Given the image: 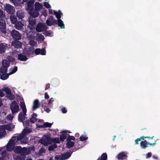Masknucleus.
Masks as SVG:
<instances>
[{"instance_id": "nucleus-1", "label": "nucleus", "mask_w": 160, "mask_h": 160, "mask_svg": "<svg viewBox=\"0 0 160 160\" xmlns=\"http://www.w3.org/2000/svg\"><path fill=\"white\" fill-rule=\"evenodd\" d=\"M24 138L22 137H13L12 138L9 140V142L7 144V150L9 151H12L15 144L25 143L27 142V139L25 138L26 140L24 142L22 141V140Z\"/></svg>"}, {"instance_id": "nucleus-2", "label": "nucleus", "mask_w": 160, "mask_h": 160, "mask_svg": "<svg viewBox=\"0 0 160 160\" xmlns=\"http://www.w3.org/2000/svg\"><path fill=\"white\" fill-rule=\"evenodd\" d=\"M9 34L13 40H21L22 37L20 33L15 29L10 31Z\"/></svg>"}, {"instance_id": "nucleus-3", "label": "nucleus", "mask_w": 160, "mask_h": 160, "mask_svg": "<svg viewBox=\"0 0 160 160\" xmlns=\"http://www.w3.org/2000/svg\"><path fill=\"white\" fill-rule=\"evenodd\" d=\"M19 40H13L11 43V47L14 51L22 48V43L19 41Z\"/></svg>"}, {"instance_id": "nucleus-4", "label": "nucleus", "mask_w": 160, "mask_h": 160, "mask_svg": "<svg viewBox=\"0 0 160 160\" xmlns=\"http://www.w3.org/2000/svg\"><path fill=\"white\" fill-rule=\"evenodd\" d=\"M0 31L4 34L7 33L5 19H0Z\"/></svg>"}, {"instance_id": "nucleus-5", "label": "nucleus", "mask_w": 160, "mask_h": 160, "mask_svg": "<svg viewBox=\"0 0 160 160\" xmlns=\"http://www.w3.org/2000/svg\"><path fill=\"white\" fill-rule=\"evenodd\" d=\"M48 28V27L45 24L39 23L37 26L36 29L38 32H41L46 31Z\"/></svg>"}, {"instance_id": "nucleus-6", "label": "nucleus", "mask_w": 160, "mask_h": 160, "mask_svg": "<svg viewBox=\"0 0 160 160\" xmlns=\"http://www.w3.org/2000/svg\"><path fill=\"white\" fill-rule=\"evenodd\" d=\"M10 108L12 114L18 112L19 110V107L17 103L15 101L11 104Z\"/></svg>"}, {"instance_id": "nucleus-7", "label": "nucleus", "mask_w": 160, "mask_h": 160, "mask_svg": "<svg viewBox=\"0 0 160 160\" xmlns=\"http://www.w3.org/2000/svg\"><path fill=\"white\" fill-rule=\"evenodd\" d=\"M70 156V152H67L62 155H57L55 158L56 160H65L69 158Z\"/></svg>"}, {"instance_id": "nucleus-8", "label": "nucleus", "mask_w": 160, "mask_h": 160, "mask_svg": "<svg viewBox=\"0 0 160 160\" xmlns=\"http://www.w3.org/2000/svg\"><path fill=\"white\" fill-rule=\"evenodd\" d=\"M41 142L44 146H47L51 144V138L46 136H44L41 140Z\"/></svg>"}, {"instance_id": "nucleus-9", "label": "nucleus", "mask_w": 160, "mask_h": 160, "mask_svg": "<svg viewBox=\"0 0 160 160\" xmlns=\"http://www.w3.org/2000/svg\"><path fill=\"white\" fill-rule=\"evenodd\" d=\"M31 132V130L29 128H25L22 132L21 134L18 137H23L24 139L22 140V141H25L26 140L25 138L27 139L28 141V139L27 138L24 137V136L27 134L30 133Z\"/></svg>"}, {"instance_id": "nucleus-10", "label": "nucleus", "mask_w": 160, "mask_h": 160, "mask_svg": "<svg viewBox=\"0 0 160 160\" xmlns=\"http://www.w3.org/2000/svg\"><path fill=\"white\" fill-rule=\"evenodd\" d=\"M5 10L10 14H13L15 12V8L14 7L9 4H7L5 7Z\"/></svg>"}, {"instance_id": "nucleus-11", "label": "nucleus", "mask_w": 160, "mask_h": 160, "mask_svg": "<svg viewBox=\"0 0 160 160\" xmlns=\"http://www.w3.org/2000/svg\"><path fill=\"white\" fill-rule=\"evenodd\" d=\"M34 52V48L32 47L30 48H28L23 51V54L27 56H29L32 54Z\"/></svg>"}, {"instance_id": "nucleus-12", "label": "nucleus", "mask_w": 160, "mask_h": 160, "mask_svg": "<svg viewBox=\"0 0 160 160\" xmlns=\"http://www.w3.org/2000/svg\"><path fill=\"white\" fill-rule=\"evenodd\" d=\"M34 150V147L32 146L31 147H29L28 148H23L22 152V153L24 155H27L29 154L31 151H33Z\"/></svg>"}, {"instance_id": "nucleus-13", "label": "nucleus", "mask_w": 160, "mask_h": 160, "mask_svg": "<svg viewBox=\"0 0 160 160\" xmlns=\"http://www.w3.org/2000/svg\"><path fill=\"white\" fill-rule=\"evenodd\" d=\"M46 23L48 26H52V25H54V24H57V21L56 20H54L53 17L51 16L49 19H48L46 21Z\"/></svg>"}, {"instance_id": "nucleus-14", "label": "nucleus", "mask_w": 160, "mask_h": 160, "mask_svg": "<svg viewBox=\"0 0 160 160\" xmlns=\"http://www.w3.org/2000/svg\"><path fill=\"white\" fill-rule=\"evenodd\" d=\"M36 0H30L27 3V10L29 11L33 9L34 3Z\"/></svg>"}, {"instance_id": "nucleus-15", "label": "nucleus", "mask_w": 160, "mask_h": 160, "mask_svg": "<svg viewBox=\"0 0 160 160\" xmlns=\"http://www.w3.org/2000/svg\"><path fill=\"white\" fill-rule=\"evenodd\" d=\"M28 13L32 17V18H34L38 17L39 14V12L33 9L28 11Z\"/></svg>"}, {"instance_id": "nucleus-16", "label": "nucleus", "mask_w": 160, "mask_h": 160, "mask_svg": "<svg viewBox=\"0 0 160 160\" xmlns=\"http://www.w3.org/2000/svg\"><path fill=\"white\" fill-rule=\"evenodd\" d=\"M15 27L18 30H22L23 29L24 25L20 21H18L15 24Z\"/></svg>"}, {"instance_id": "nucleus-17", "label": "nucleus", "mask_w": 160, "mask_h": 160, "mask_svg": "<svg viewBox=\"0 0 160 160\" xmlns=\"http://www.w3.org/2000/svg\"><path fill=\"white\" fill-rule=\"evenodd\" d=\"M127 154L126 152H122L118 155L117 158L118 160L125 159L127 158Z\"/></svg>"}, {"instance_id": "nucleus-18", "label": "nucleus", "mask_w": 160, "mask_h": 160, "mask_svg": "<svg viewBox=\"0 0 160 160\" xmlns=\"http://www.w3.org/2000/svg\"><path fill=\"white\" fill-rule=\"evenodd\" d=\"M26 112L24 113L20 112L18 115V121L20 122H23V121L25 120V116H26Z\"/></svg>"}, {"instance_id": "nucleus-19", "label": "nucleus", "mask_w": 160, "mask_h": 160, "mask_svg": "<svg viewBox=\"0 0 160 160\" xmlns=\"http://www.w3.org/2000/svg\"><path fill=\"white\" fill-rule=\"evenodd\" d=\"M40 103L38 100L36 99L34 100L33 102V104L32 106V110L34 111L39 108Z\"/></svg>"}, {"instance_id": "nucleus-20", "label": "nucleus", "mask_w": 160, "mask_h": 160, "mask_svg": "<svg viewBox=\"0 0 160 160\" xmlns=\"http://www.w3.org/2000/svg\"><path fill=\"white\" fill-rule=\"evenodd\" d=\"M7 48V44L5 45L2 43H0V53H4Z\"/></svg>"}, {"instance_id": "nucleus-21", "label": "nucleus", "mask_w": 160, "mask_h": 160, "mask_svg": "<svg viewBox=\"0 0 160 160\" xmlns=\"http://www.w3.org/2000/svg\"><path fill=\"white\" fill-rule=\"evenodd\" d=\"M43 8L42 5L38 2H36L35 4V10L39 11Z\"/></svg>"}, {"instance_id": "nucleus-22", "label": "nucleus", "mask_w": 160, "mask_h": 160, "mask_svg": "<svg viewBox=\"0 0 160 160\" xmlns=\"http://www.w3.org/2000/svg\"><path fill=\"white\" fill-rule=\"evenodd\" d=\"M37 41L38 42L43 41L44 40V38L41 34L37 33L36 35Z\"/></svg>"}, {"instance_id": "nucleus-23", "label": "nucleus", "mask_w": 160, "mask_h": 160, "mask_svg": "<svg viewBox=\"0 0 160 160\" xmlns=\"http://www.w3.org/2000/svg\"><path fill=\"white\" fill-rule=\"evenodd\" d=\"M53 13L55 15L56 18L58 19V20L60 19L61 15L62 14L60 10H58V12L54 10L53 11Z\"/></svg>"}, {"instance_id": "nucleus-24", "label": "nucleus", "mask_w": 160, "mask_h": 160, "mask_svg": "<svg viewBox=\"0 0 160 160\" xmlns=\"http://www.w3.org/2000/svg\"><path fill=\"white\" fill-rule=\"evenodd\" d=\"M18 59L20 61H25L28 59L27 57L22 54H18Z\"/></svg>"}, {"instance_id": "nucleus-25", "label": "nucleus", "mask_w": 160, "mask_h": 160, "mask_svg": "<svg viewBox=\"0 0 160 160\" xmlns=\"http://www.w3.org/2000/svg\"><path fill=\"white\" fill-rule=\"evenodd\" d=\"M13 128V126L12 125H8L3 126L1 127V129H3L5 131V129L9 131L12 130V129Z\"/></svg>"}, {"instance_id": "nucleus-26", "label": "nucleus", "mask_w": 160, "mask_h": 160, "mask_svg": "<svg viewBox=\"0 0 160 160\" xmlns=\"http://www.w3.org/2000/svg\"><path fill=\"white\" fill-rule=\"evenodd\" d=\"M29 24L32 26H33L36 23V20L35 18H30L28 20Z\"/></svg>"}, {"instance_id": "nucleus-27", "label": "nucleus", "mask_w": 160, "mask_h": 160, "mask_svg": "<svg viewBox=\"0 0 160 160\" xmlns=\"http://www.w3.org/2000/svg\"><path fill=\"white\" fill-rule=\"evenodd\" d=\"M58 25L60 27V28H64L65 25L63 21L61 19L58 20L57 21Z\"/></svg>"}, {"instance_id": "nucleus-28", "label": "nucleus", "mask_w": 160, "mask_h": 160, "mask_svg": "<svg viewBox=\"0 0 160 160\" xmlns=\"http://www.w3.org/2000/svg\"><path fill=\"white\" fill-rule=\"evenodd\" d=\"M20 107L22 109V112H24V113L27 112V109H26L25 104L23 102V100L20 102Z\"/></svg>"}, {"instance_id": "nucleus-29", "label": "nucleus", "mask_w": 160, "mask_h": 160, "mask_svg": "<svg viewBox=\"0 0 160 160\" xmlns=\"http://www.w3.org/2000/svg\"><path fill=\"white\" fill-rule=\"evenodd\" d=\"M23 148L19 146H17L14 149V152L16 153H22Z\"/></svg>"}, {"instance_id": "nucleus-30", "label": "nucleus", "mask_w": 160, "mask_h": 160, "mask_svg": "<svg viewBox=\"0 0 160 160\" xmlns=\"http://www.w3.org/2000/svg\"><path fill=\"white\" fill-rule=\"evenodd\" d=\"M0 75V78L3 80H5L7 79L9 75V73H3Z\"/></svg>"}, {"instance_id": "nucleus-31", "label": "nucleus", "mask_w": 160, "mask_h": 160, "mask_svg": "<svg viewBox=\"0 0 160 160\" xmlns=\"http://www.w3.org/2000/svg\"><path fill=\"white\" fill-rule=\"evenodd\" d=\"M25 156L23 155L21 156H17L16 155L13 156V158L15 160H24L25 159Z\"/></svg>"}, {"instance_id": "nucleus-32", "label": "nucleus", "mask_w": 160, "mask_h": 160, "mask_svg": "<svg viewBox=\"0 0 160 160\" xmlns=\"http://www.w3.org/2000/svg\"><path fill=\"white\" fill-rule=\"evenodd\" d=\"M2 66L8 68L9 66L10 63L8 61L6 60H3L2 61Z\"/></svg>"}, {"instance_id": "nucleus-33", "label": "nucleus", "mask_w": 160, "mask_h": 160, "mask_svg": "<svg viewBox=\"0 0 160 160\" xmlns=\"http://www.w3.org/2000/svg\"><path fill=\"white\" fill-rule=\"evenodd\" d=\"M10 19L12 23L14 24L17 22V18L14 16L10 17Z\"/></svg>"}, {"instance_id": "nucleus-34", "label": "nucleus", "mask_w": 160, "mask_h": 160, "mask_svg": "<svg viewBox=\"0 0 160 160\" xmlns=\"http://www.w3.org/2000/svg\"><path fill=\"white\" fill-rule=\"evenodd\" d=\"M18 70V67L17 66H15L13 68H11L10 71H11L9 73V74L11 75L15 73Z\"/></svg>"}, {"instance_id": "nucleus-35", "label": "nucleus", "mask_w": 160, "mask_h": 160, "mask_svg": "<svg viewBox=\"0 0 160 160\" xmlns=\"http://www.w3.org/2000/svg\"><path fill=\"white\" fill-rule=\"evenodd\" d=\"M8 68L7 67L2 66L0 68L1 73H6L7 72Z\"/></svg>"}, {"instance_id": "nucleus-36", "label": "nucleus", "mask_w": 160, "mask_h": 160, "mask_svg": "<svg viewBox=\"0 0 160 160\" xmlns=\"http://www.w3.org/2000/svg\"><path fill=\"white\" fill-rule=\"evenodd\" d=\"M5 15L3 10L0 9V19H5Z\"/></svg>"}, {"instance_id": "nucleus-37", "label": "nucleus", "mask_w": 160, "mask_h": 160, "mask_svg": "<svg viewBox=\"0 0 160 160\" xmlns=\"http://www.w3.org/2000/svg\"><path fill=\"white\" fill-rule=\"evenodd\" d=\"M6 134V131L4 129L0 128V138L4 136Z\"/></svg>"}, {"instance_id": "nucleus-38", "label": "nucleus", "mask_w": 160, "mask_h": 160, "mask_svg": "<svg viewBox=\"0 0 160 160\" xmlns=\"http://www.w3.org/2000/svg\"><path fill=\"white\" fill-rule=\"evenodd\" d=\"M57 147V145L56 144H53L49 146L48 147V149L49 151H51L53 150L54 149L56 148Z\"/></svg>"}, {"instance_id": "nucleus-39", "label": "nucleus", "mask_w": 160, "mask_h": 160, "mask_svg": "<svg viewBox=\"0 0 160 160\" xmlns=\"http://www.w3.org/2000/svg\"><path fill=\"white\" fill-rule=\"evenodd\" d=\"M74 142L71 141H68L67 143V145L68 148H70L73 146Z\"/></svg>"}, {"instance_id": "nucleus-40", "label": "nucleus", "mask_w": 160, "mask_h": 160, "mask_svg": "<svg viewBox=\"0 0 160 160\" xmlns=\"http://www.w3.org/2000/svg\"><path fill=\"white\" fill-rule=\"evenodd\" d=\"M2 156L0 157V160H5V156L6 155V152L5 151L2 152Z\"/></svg>"}, {"instance_id": "nucleus-41", "label": "nucleus", "mask_w": 160, "mask_h": 160, "mask_svg": "<svg viewBox=\"0 0 160 160\" xmlns=\"http://www.w3.org/2000/svg\"><path fill=\"white\" fill-rule=\"evenodd\" d=\"M141 147L142 148H145L147 146V144L146 142V141H145L143 142H141Z\"/></svg>"}, {"instance_id": "nucleus-42", "label": "nucleus", "mask_w": 160, "mask_h": 160, "mask_svg": "<svg viewBox=\"0 0 160 160\" xmlns=\"http://www.w3.org/2000/svg\"><path fill=\"white\" fill-rule=\"evenodd\" d=\"M37 114H33L32 117L31 119V121L32 122H35L36 121V117H37Z\"/></svg>"}, {"instance_id": "nucleus-43", "label": "nucleus", "mask_w": 160, "mask_h": 160, "mask_svg": "<svg viewBox=\"0 0 160 160\" xmlns=\"http://www.w3.org/2000/svg\"><path fill=\"white\" fill-rule=\"evenodd\" d=\"M52 143L54 142L55 143H59V140L58 138H51Z\"/></svg>"}, {"instance_id": "nucleus-44", "label": "nucleus", "mask_w": 160, "mask_h": 160, "mask_svg": "<svg viewBox=\"0 0 160 160\" xmlns=\"http://www.w3.org/2000/svg\"><path fill=\"white\" fill-rule=\"evenodd\" d=\"M11 89H12V90H13L14 89H16V88H10L9 87H7L5 85L3 87V88H2V89H0V90H11Z\"/></svg>"}, {"instance_id": "nucleus-45", "label": "nucleus", "mask_w": 160, "mask_h": 160, "mask_svg": "<svg viewBox=\"0 0 160 160\" xmlns=\"http://www.w3.org/2000/svg\"><path fill=\"white\" fill-rule=\"evenodd\" d=\"M43 34L45 37L50 36L51 35V32L49 31H47L43 32Z\"/></svg>"}, {"instance_id": "nucleus-46", "label": "nucleus", "mask_w": 160, "mask_h": 160, "mask_svg": "<svg viewBox=\"0 0 160 160\" xmlns=\"http://www.w3.org/2000/svg\"><path fill=\"white\" fill-rule=\"evenodd\" d=\"M30 45L32 46H34L36 45L37 43L33 40H31L29 42Z\"/></svg>"}, {"instance_id": "nucleus-47", "label": "nucleus", "mask_w": 160, "mask_h": 160, "mask_svg": "<svg viewBox=\"0 0 160 160\" xmlns=\"http://www.w3.org/2000/svg\"><path fill=\"white\" fill-rule=\"evenodd\" d=\"M67 137L66 134H63L60 137V140L62 141H63L64 140L66 139Z\"/></svg>"}, {"instance_id": "nucleus-48", "label": "nucleus", "mask_w": 160, "mask_h": 160, "mask_svg": "<svg viewBox=\"0 0 160 160\" xmlns=\"http://www.w3.org/2000/svg\"><path fill=\"white\" fill-rule=\"evenodd\" d=\"M34 52L36 55H38L40 54L41 52V49L39 48H38L34 49Z\"/></svg>"}, {"instance_id": "nucleus-49", "label": "nucleus", "mask_w": 160, "mask_h": 160, "mask_svg": "<svg viewBox=\"0 0 160 160\" xmlns=\"http://www.w3.org/2000/svg\"><path fill=\"white\" fill-rule=\"evenodd\" d=\"M44 6L47 8H51V6L48 2H45L43 3Z\"/></svg>"}, {"instance_id": "nucleus-50", "label": "nucleus", "mask_w": 160, "mask_h": 160, "mask_svg": "<svg viewBox=\"0 0 160 160\" xmlns=\"http://www.w3.org/2000/svg\"><path fill=\"white\" fill-rule=\"evenodd\" d=\"M46 51L45 49L44 48L41 49V52L40 54L42 55H45L46 54Z\"/></svg>"}, {"instance_id": "nucleus-51", "label": "nucleus", "mask_w": 160, "mask_h": 160, "mask_svg": "<svg viewBox=\"0 0 160 160\" xmlns=\"http://www.w3.org/2000/svg\"><path fill=\"white\" fill-rule=\"evenodd\" d=\"M52 125V123H48V122L44 123L43 126L45 127H50Z\"/></svg>"}, {"instance_id": "nucleus-52", "label": "nucleus", "mask_w": 160, "mask_h": 160, "mask_svg": "<svg viewBox=\"0 0 160 160\" xmlns=\"http://www.w3.org/2000/svg\"><path fill=\"white\" fill-rule=\"evenodd\" d=\"M107 158V155L105 153L102 154L101 157V160H106Z\"/></svg>"}, {"instance_id": "nucleus-53", "label": "nucleus", "mask_w": 160, "mask_h": 160, "mask_svg": "<svg viewBox=\"0 0 160 160\" xmlns=\"http://www.w3.org/2000/svg\"><path fill=\"white\" fill-rule=\"evenodd\" d=\"M13 118L12 115H9L7 117V119L9 120H12Z\"/></svg>"}, {"instance_id": "nucleus-54", "label": "nucleus", "mask_w": 160, "mask_h": 160, "mask_svg": "<svg viewBox=\"0 0 160 160\" xmlns=\"http://www.w3.org/2000/svg\"><path fill=\"white\" fill-rule=\"evenodd\" d=\"M45 151V149L42 148H41L39 151V153L40 155H41Z\"/></svg>"}, {"instance_id": "nucleus-55", "label": "nucleus", "mask_w": 160, "mask_h": 160, "mask_svg": "<svg viewBox=\"0 0 160 160\" xmlns=\"http://www.w3.org/2000/svg\"><path fill=\"white\" fill-rule=\"evenodd\" d=\"M69 140H74L75 139L74 137L73 136H68V138L67 139Z\"/></svg>"}, {"instance_id": "nucleus-56", "label": "nucleus", "mask_w": 160, "mask_h": 160, "mask_svg": "<svg viewBox=\"0 0 160 160\" xmlns=\"http://www.w3.org/2000/svg\"><path fill=\"white\" fill-rule=\"evenodd\" d=\"M80 140L81 141H84L87 139V138H86L83 137H81L80 138Z\"/></svg>"}, {"instance_id": "nucleus-57", "label": "nucleus", "mask_w": 160, "mask_h": 160, "mask_svg": "<svg viewBox=\"0 0 160 160\" xmlns=\"http://www.w3.org/2000/svg\"><path fill=\"white\" fill-rule=\"evenodd\" d=\"M152 155V153L151 152H148L146 155V157L147 158H149L151 157Z\"/></svg>"}, {"instance_id": "nucleus-58", "label": "nucleus", "mask_w": 160, "mask_h": 160, "mask_svg": "<svg viewBox=\"0 0 160 160\" xmlns=\"http://www.w3.org/2000/svg\"><path fill=\"white\" fill-rule=\"evenodd\" d=\"M50 84L49 83L47 84L46 86L45 90H46L50 88Z\"/></svg>"}, {"instance_id": "nucleus-59", "label": "nucleus", "mask_w": 160, "mask_h": 160, "mask_svg": "<svg viewBox=\"0 0 160 160\" xmlns=\"http://www.w3.org/2000/svg\"><path fill=\"white\" fill-rule=\"evenodd\" d=\"M62 112L63 113H65L67 112V111L66 109V108H63L62 109Z\"/></svg>"}, {"instance_id": "nucleus-60", "label": "nucleus", "mask_w": 160, "mask_h": 160, "mask_svg": "<svg viewBox=\"0 0 160 160\" xmlns=\"http://www.w3.org/2000/svg\"><path fill=\"white\" fill-rule=\"evenodd\" d=\"M4 96V93L2 92V91H0V96L1 97Z\"/></svg>"}, {"instance_id": "nucleus-61", "label": "nucleus", "mask_w": 160, "mask_h": 160, "mask_svg": "<svg viewBox=\"0 0 160 160\" xmlns=\"http://www.w3.org/2000/svg\"><path fill=\"white\" fill-rule=\"evenodd\" d=\"M49 98V96L48 95L47 93H45V98L46 99H48Z\"/></svg>"}, {"instance_id": "nucleus-62", "label": "nucleus", "mask_w": 160, "mask_h": 160, "mask_svg": "<svg viewBox=\"0 0 160 160\" xmlns=\"http://www.w3.org/2000/svg\"><path fill=\"white\" fill-rule=\"evenodd\" d=\"M13 3H17L18 2H19V0H10Z\"/></svg>"}, {"instance_id": "nucleus-63", "label": "nucleus", "mask_w": 160, "mask_h": 160, "mask_svg": "<svg viewBox=\"0 0 160 160\" xmlns=\"http://www.w3.org/2000/svg\"><path fill=\"white\" fill-rule=\"evenodd\" d=\"M23 124L26 126H28L29 124V122L28 121H26L23 123Z\"/></svg>"}, {"instance_id": "nucleus-64", "label": "nucleus", "mask_w": 160, "mask_h": 160, "mask_svg": "<svg viewBox=\"0 0 160 160\" xmlns=\"http://www.w3.org/2000/svg\"><path fill=\"white\" fill-rule=\"evenodd\" d=\"M9 98L11 99H13L14 98V97L12 95H10V96H8Z\"/></svg>"}]
</instances>
